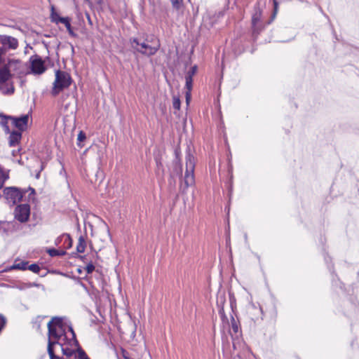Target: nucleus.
<instances>
[{
  "label": "nucleus",
  "mask_w": 359,
  "mask_h": 359,
  "mask_svg": "<svg viewBox=\"0 0 359 359\" xmlns=\"http://www.w3.org/2000/svg\"><path fill=\"white\" fill-rule=\"evenodd\" d=\"M48 342L47 351L49 353V348L54 353L55 344H59V339L67 340V336L63 325V318L61 317H53L48 323Z\"/></svg>",
  "instance_id": "1"
},
{
  "label": "nucleus",
  "mask_w": 359,
  "mask_h": 359,
  "mask_svg": "<svg viewBox=\"0 0 359 359\" xmlns=\"http://www.w3.org/2000/svg\"><path fill=\"white\" fill-rule=\"evenodd\" d=\"M186 171L184 177V184L180 186L182 193H185L189 187L192 186L195 183L194 169H195V158L191 153V149L189 146L186 150Z\"/></svg>",
  "instance_id": "2"
},
{
  "label": "nucleus",
  "mask_w": 359,
  "mask_h": 359,
  "mask_svg": "<svg viewBox=\"0 0 359 359\" xmlns=\"http://www.w3.org/2000/svg\"><path fill=\"white\" fill-rule=\"evenodd\" d=\"M72 82V79L69 73L65 71L57 70L55 72V79L51 90V95L54 97L58 95L63 90L69 88Z\"/></svg>",
  "instance_id": "3"
},
{
  "label": "nucleus",
  "mask_w": 359,
  "mask_h": 359,
  "mask_svg": "<svg viewBox=\"0 0 359 359\" xmlns=\"http://www.w3.org/2000/svg\"><path fill=\"white\" fill-rule=\"evenodd\" d=\"M262 11L260 8L259 1H257L254 6V12L252 15L251 28L254 40H256L258 35L264 29L265 25L262 20Z\"/></svg>",
  "instance_id": "4"
},
{
  "label": "nucleus",
  "mask_w": 359,
  "mask_h": 359,
  "mask_svg": "<svg viewBox=\"0 0 359 359\" xmlns=\"http://www.w3.org/2000/svg\"><path fill=\"white\" fill-rule=\"evenodd\" d=\"M3 192L7 203L10 205H14L22 200L27 190L15 187H8L4 188Z\"/></svg>",
  "instance_id": "5"
},
{
  "label": "nucleus",
  "mask_w": 359,
  "mask_h": 359,
  "mask_svg": "<svg viewBox=\"0 0 359 359\" xmlns=\"http://www.w3.org/2000/svg\"><path fill=\"white\" fill-rule=\"evenodd\" d=\"M131 46L137 52L147 55L151 56L156 54L160 48V44L158 43L156 46H152L147 43L140 42L137 39L134 38L131 39Z\"/></svg>",
  "instance_id": "6"
},
{
  "label": "nucleus",
  "mask_w": 359,
  "mask_h": 359,
  "mask_svg": "<svg viewBox=\"0 0 359 359\" xmlns=\"http://www.w3.org/2000/svg\"><path fill=\"white\" fill-rule=\"evenodd\" d=\"M30 205L28 203L18 205L13 212L14 218L20 223H25L30 217Z\"/></svg>",
  "instance_id": "7"
},
{
  "label": "nucleus",
  "mask_w": 359,
  "mask_h": 359,
  "mask_svg": "<svg viewBox=\"0 0 359 359\" xmlns=\"http://www.w3.org/2000/svg\"><path fill=\"white\" fill-rule=\"evenodd\" d=\"M4 119L12 120L13 125L18 129V131L23 132L27 130L29 119V114H23L20 116H12L1 115Z\"/></svg>",
  "instance_id": "8"
},
{
  "label": "nucleus",
  "mask_w": 359,
  "mask_h": 359,
  "mask_svg": "<svg viewBox=\"0 0 359 359\" xmlns=\"http://www.w3.org/2000/svg\"><path fill=\"white\" fill-rule=\"evenodd\" d=\"M231 325L233 332H230L233 350H236L241 343V332L240 331L239 323L231 316Z\"/></svg>",
  "instance_id": "9"
},
{
  "label": "nucleus",
  "mask_w": 359,
  "mask_h": 359,
  "mask_svg": "<svg viewBox=\"0 0 359 359\" xmlns=\"http://www.w3.org/2000/svg\"><path fill=\"white\" fill-rule=\"evenodd\" d=\"M31 62V69L35 74H41L46 71L44 62L38 55L32 56L29 59Z\"/></svg>",
  "instance_id": "10"
},
{
  "label": "nucleus",
  "mask_w": 359,
  "mask_h": 359,
  "mask_svg": "<svg viewBox=\"0 0 359 359\" xmlns=\"http://www.w3.org/2000/svg\"><path fill=\"white\" fill-rule=\"evenodd\" d=\"M0 42L8 49L15 50L18 46V40L13 36L7 35H0Z\"/></svg>",
  "instance_id": "11"
},
{
  "label": "nucleus",
  "mask_w": 359,
  "mask_h": 359,
  "mask_svg": "<svg viewBox=\"0 0 359 359\" xmlns=\"http://www.w3.org/2000/svg\"><path fill=\"white\" fill-rule=\"evenodd\" d=\"M66 340H64V339H59V344H55V352L56 351V348H59L63 355H65L66 358H72V356L74 355H76V351L74 349H72V348H70L67 346H64L65 345V341Z\"/></svg>",
  "instance_id": "12"
},
{
  "label": "nucleus",
  "mask_w": 359,
  "mask_h": 359,
  "mask_svg": "<svg viewBox=\"0 0 359 359\" xmlns=\"http://www.w3.org/2000/svg\"><path fill=\"white\" fill-rule=\"evenodd\" d=\"M22 138V132L18 130H13L10 133L8 137V144L10 147H15L18 144Z\"/></svg>",
  "instance_id": "13"
},
{
  "label": "nucleus",
  "mask_w": 359,
  "mask_h": 359,
  "mask_svg": "<svg viewBox=\"0 0 359 359\" xmlns=\"http://www.w3.org/2000/svg\"><path fill=\"white\" fill-rule=\"evenodd\" d=\"M11 77L9 68L6 65L0 69V83H6Z\"/></svg>",
  "instance_id": "14"
},
{
  "label": "nucleus",
  "mask_w": 359,
  "mask_h": 359,
  "mask_svg": "<svg viewBox=\"0 0 359 359\" xmlns=\"http://www.w3.org/2000/svg\"><path fill=\"white\" fill-rule=\"evenodd\" d=\"M62 24L65 25L69 34L72 37L76 38L78 36L77 34H76L73 30V28L71 25V18L69 17H65V19H62Z\"/></svg>",
  "instance_id": "15"
},
{
  "label": "nucleus",
  "mask_w": 359,
  "mask_h": 359,
  "mask_svg": "<svg viewBox=\"0 0 359 359\" xmlns=\"http://www.w3.org/2000/svg\"><path fill=\"white\" fill-rule=\"evenodd\" d=\"M185 86L186 88L187 89V91L186 92V102L188 104L191 99V91L192 89L193 79H191L189 76H185Z\"/></svg>",
  "instance_id": "16"
},
{
  "label": "nucleus",
  "mask_w": 359,
  "mask_h": 359,
  "mask_svg": "<svg viewBox=\"0 0 359 359\" xmlns=\"http://www.w3.org/2000/svg\"><path fill=\"white\" fill-rule=\"evenodd\" d=\"M65 17H60V15L55 11L54 7L52 6L50 13V20L52 22L55 24L62 23V19H65Z\"/></svg>",
  "instance_id": "17"
},
{
  "label": "nucleus",
  "mask_w": 359,
  "mask_h": 359,
  "mask_svg": "<svg viewBox=\"0 0 359 359\" xmlns=\"http://www.w3.org/2000/svg\"><path fill=\"white\" fill-rule=\"evenodd\" d=\"M47 253L50 257H62L66 255V251L64 250H57L55 248H50L47 250Z\"/></svg>",
  "instance_id": "18"
},
{
  "label": "nucleus",
  "mask_w": 359,
  "mask_h": 359,
  "mask_svg": "<svg viewBox=\"0 0 359 359\" xmlns=\"http://www.w3.org/2000/svg\"><path fill=\"white\" fill-rule=\"evenodd\" d=\"M86 240L84 236H80L76 245V251L79 253H83L86 249Z\"/></svg>",
  "instance_id": "19"
},
{
  "label": "nucleus",
  "mask_w": 359,
  "mask_h": 359,
  "mask_svg": "<svg viewBox=\"0 0 359 359\" xmlns=\"http://www.w3.org/2000/svg\"><path fill=\"white\" fill-rule=\"evenodd\" d=\"M28 262L22 261L19 263H15L11 267V269H19V270H26L27 269Z\"/></svg>",
  "instance_id": "20"
},
{
  "label": "nucleus",
  "mask_w": 359,
  "mask_h": 359,
  "mask_svg": "<svg viewBox=\"0 0 359 359\" xmlns=\"http://www.w3.org/2000/svg\"><path fill=\"white\" fill-rule=\"evenodd\" d=\"M64 238H65V239L62 241H63L64 247L66 249H69V248H72V240L69 234L64 233Z\"/></svg>",
  "instance_id": "21"
},
{
  "label": "nucleus",
  "mask_w": 359,
  "mask_h": 359,
  "mask_svg": "<svg viewBox=\"0 0 359 359\" xmlns=\"http://www.w3.org/2000/svg\"><path fill=\"white\" fill-rule=\"evenodd\" d=\"M173 165L178 168V170H177V175L182 176V165L181 162V158H175L173 160Z\"/></svg>",
  "instance_id": "22"
},
{
  "label": "nucleus",
  "mask_w": 359,
  "mask_h": 359,
  "mask_svg": "<svg viewBox=\"0 0 359 359\" xmlns=\"http://www.w3.org/2000/svg\"><path fill=\"white\" fill-rule=\"evenodd\" d=\"M76 353L78 359H90L86 353L81 346L76 348Z\"/></svg>",
  "instance_id": "23"
},
{
  "label": "nucleus",
  "mask_w": 359,
  "mask_h": 359,
  "mask_svg": "<svg viewBox=\"0 0 359 359\" xmlns=\"http://www.w3.org/2000/svg\"><path fill=\"white\" fill-rule=\"evenodd\" d=\"M170 1L171 2L172 8L176 11H179L183 6V0H170Z\"/></svg>",
  "instance_id": "24"
},
{
  "label": "nucleus",
  "mask_w": 359,
  "mask_h": 359,
  "mask_svg": "<svg viewBox=\"0 0 359 359\" xmlns=\"http://www.w3.org/2000/svg\"><path fill=\"white\" fill-rule=\"evenodd\" d=\"M180 105H181V102H180V99L179 97L177 96H174L173 97V102H172V107L175 109L176 110H180Z\"/></svg>",
  "instance_id": "25"
},
{
  "label": "nucleus",
  "mask_w": 359,
  "mask_h": 359,
  "mask_svg": "<svg viewBox=\"0 0 359 359\" xmlns=\"http://www.w3.org/2000/svg\"><path fill=\"white\" fill-rule=\"evenodd\" d=\"M8 178V175L4 172L3 169L0 167V189L3 187V185Z\"/></svg>",
  "instance_id": "26"
},
{
  "label": "nucleus",
  "mask_w": 359,
  "mask_h": 359,
  "mask_svg": "<svg viewBox=\"0 0 359 359\" xmlns=\"http://www.w3.org/2000/svg\"><path fill=\"white\" fill-rule=\"evenodd\" d=\"M27 269L30 270L31 271L35 273H39L41 270V268L39 265L37 264H32L31 265L27 266Z\"/></svg>",
  "instance_id": "27"
},
{
  "label": "nucleus",
  "mask_w": 359,
  "mask_h": 359,
  "mask_svg": "<svg viewBox=\"0 0 359 359\" xmlns=\"http://www.w3.org/2000/svg\"><path fill=\"white\" fill-rule=\"evenodd\" d=\"M196 71L197 66L194 65L190 68L185 76H189L191 79H193V76L196 73Z\"/></svg>",
  "instance_id": "28"
},
{
  "label": "nucleus",
  "mask_w": 359,
  "mask_h": 359,
  "mask_svg": "<svg viewBox=\"0 0 359 359\" xmlns=\"http://www.w3.org/2000/svg\"><path fill=\"white\" fill-rule=\"evenodd\" d=\"M69 332H71V333H72V339H73V341H74V344H75V346H76L77 348H79V346H79V344L78 340H77V339H76V338L75 332H74V330H73V328H72V326H69Z\"/></svg>",
  "instance_id": "29"
},
{
  "label": "nucleus",
  "mask_w": 359,
  "mask_h": 359,
  "mask_svg": "<svg viewBox=\"0 0 359 359\" xmlns=\"http://www.w3.org/2000/svg\"><path fill=\"white\" fill-rule=\"evenodd\" d=\"M229 300H230V306L231 307L232 311L233 312V309L236 306V299H235V297H234V295L233 293L229 292Z\"/></svg>",
  "instance_id": "30"
},
{
  "label": "nucleus",
  "mask_w": 359,
  "mask_h": 359,
  "mask_svg": "<svg viewBox=\"0 0 359 359\" xmlns=\"http://www.w3.org/2000/svg\"><path fill=\"white\" fill-rule=\"evenodd\" d=\"M86 138V133L83 131H80L79 133L78 134V137H77V140L79 142L78 143V145L79 147H81V144H80V142H83V140H85Z\"/></svg>",
  "instance_id": "31"
},
{
  "label": "nucleus",
  "mask_w": 359,
  "mask_h": 359,
  "mask_svg": "<svg viewBox=\"0 0 359 359\" xmlns=\"http://www.w3.org/2000/svg\"><path fill=\"white\" fill-rule=\"evenodd\" d=\"M88 274L91 273L95 270V266L92 262H90L85 268Z\"/></svg>",
  "instance_id": "32"
},
{
  "label": "nucleus",
  "mask_w": 359,
  "mask_h": 359,
  "mask_svg": "<svg viewBox=\"0 0 359 359\" xmlns=\"http://www.w3.org/2000/svg\"><path fill=\"white\" fill-rule=\"evenodd\" d=\"M228 184H229V196H231L232 194V191H233V175L232 174L230 176V179H229Z\"/></svg>",
  "instance_id": "33"
},
{
  "label": "nucleus",
  "mask_w": 359,
  "mask_h": 359,
  "mask_svg": "<svg viewBox=\"0 0 359 359\" xmlns=\"http://www.w3.org/2000/svg\"><path fill=\"white\" fill-rule=\"evenodd\" d=\"M8 50V49L6 46H4V45L0 46V60L1 61L2 60V59H1L2 56L4 55L6 53Z\"/></svg>",
  "instance_id": "34"
},
{
  "label": "nucleus",
  "mask_w": 359,
  "mask_h": 359,
  "mask_svg": "<svg viewBox=\"0 0 359 359\" xmlns=\"http://www.w3.org/2000/svg\"><path fill=\"white\" fill-rule=\"evenodd\" d=\"M219 314L220 315L221 318H222V320L223 321H224V320H227V317H226V314H225V312H224V308H223V307H222V308H220V309H219Z\"/></svg>",
  "instance_id": "35"
},
{
  "label": "nucleus",
  "mask_w": 359,
  "mask_h": 359,
  "mask_svg": "<svg viewBox=\"0 0 359 359\" xmlns=\"http://www.w3.org/2000/svg\"><path fill=\"white\" fill-rule=\"evenodd\" d=\"M65 239L64 238V234H62V236L57 237L55 241V244L56 245H59L62 242V241Z\"/></svg>",
  "instance_id": "36"
},
{
  "label": "nucleus",
  "mask_w": 359,
  "mask_h": 359,
  "mask_svg": "<svg viewBox=\"0 0 359 359\" xmlns=\"http://www.w3.org/2000/svg\"><path fill=\"white\" fill-rule=\"evenodd\" d=\"M175 158H180V155H181V151L180 149V148H176L175 149Z\"/></svg>",
  "instance_id": "37"
},
{
  "label": "nucleus",
  "mask_w": 359,
  "mask_h": 359,
  "mask_svg": "<svg viewBox=\"0 0 359 359\" xmlns=\"http://www.w3.org/2000/svg\"><path fill=\"white\" fill-rule=\"evenodd\" d=\"M7 120L8 119H5L4 130H5V132L6 133H10V129H9V127L8 126Z\"/></svg>",
  "instance_id": "38"
},
{
  "label": "nucleus",
  "mask_w": 359,
  "mask_h": 359,
  "mask_svg": "<svg viewBox=\"0 0 359 359\" xmlns=\"http://www.w3.org/2000/svg\"><path fill=\"white\" fill-rule=\"evenodd\" d=\"M156 163L158 169L163 167V164L159 158H156Z\"/></svg>",
  "instance_id": "39"
},
{
  "label": "nucleus",
  "mask_w": 359,
  "mask_h": 359,
  "mask_svg": "<svg viewBox=\"0 0 359 359\" xmlns=\"http://www.w3.org/2000/svg\"><path fill=\"white\" fill-rule=\"evenodd\" d=\"M54 356L55 357V358H54V359H67V358H65L64 357H60V356L57 355H56V354H55V353H54ZM68 359H78V358H77V355H75L74 358H68Z\"/></svg>",
  "instance_id": "40"
},
{
  "label": "nucleus",
  "mask_w": 359,
  "mask_h": 359,
  "mask_svg": "<svg viewBox=\"0 0 359 359\" xmlns=\"http://www.w3.org/2000/svg\"><path fill=\"white\" fill-rule=\"evenodd\" d=\"M222 345H223V348L224 346H229V341H228V339L226 337V339H224V338H222Z\"/></svg>",
  "instance_id": "41"
},
{
  "label": "nucleus",
  "mask_w": 359,
  "mask_h": 359,
  "mask_svg": "<svg viewBox=\"0 0 359 359\" xmlns=\"http://www.w3.org/2000/svg\"><path fill=\"white\" fill-rule=\"evenodd\" d=\"M48 353L50 356V359L55 358V357L54 356V353L51 351L50 348H49V353Z\"/></svg>",
  "instance_id": "42"
},
{
  "label": "nucleus",
  "mask_w": 359,
  "mask_h": 359,
  "mask_svg": "<svg viewBox=\"0 0 359 359\" xmlns=\"http://www.w3.org/2000/svg\"><path fill=\"white\" fill-rule=\"evenodd\" d=\"M29 190H30V191H31V193H30V194H29V199H31V196H32V195H33V196H34V195L35 194V190H34V189H33V188H32V187H29Z\"/></svg>",
  "instance_id": "43"
},
{
  "label": "nucleus",
  "mask_w": 359,
  "mask_h": 359,
  "mask_svg": "<svg viewBox=\"0 0 359 359\" xmlns=\"http://www.w3.org/2000/svg\"><path fill=\"white\" fill-rule=\"evenodd\" d=\"M84 1H85L86 2H88V3H89V2H90V0H84ZM93 1H94V2H95V4H99V5L102 4V0H93Z\"/></svg>",
  "instance_id": "44"
},
{
  "label": "nucleus",
  "mask_w": 359,
  "mask_h": 359,
  "mask_svg": "<svg viewBox=\"0 0 359 359\" xmlns=\"http://www.w3.org/2000/svg\"><path fill=\"white\" fill-rule=\"evenodd\" d=\"M273 5H274V15H275L277 8H278V2L276 0H273Z\"/></svg>",
  "instance_id": "45"
},
{
  "label": "nucleus",
  "mask_w": 359,
  "mask_h": 359,
  "mask_svg": "<svg viewBox=\"0 0 359 359\" xmlns=\"http://www.w3.org/2000/svg\"><path fill=\"white\" fill-rule=\"evenodd\" d=\"M18 60H10V61H9L8 64H9V65H11L13 63H18Z\"/></svg>",
  "instance_id": "46"
},
{
  "label": "nucleus",
  "mask_w": 359,
  "mask_h": 359,
  "mask_svg": "<svg viewBox=\"0 0 359 359\" xmlns=\"http://www.w3.org/2000/svg\"><path fill=\"white\" fill-rule=\"evenodd\" d=\"M79 258L84 261L86 259V256L79 255Z\"/></svg>",
  "instance_id": "47"
},
{
  "label": "nucleus",
  "mask_w": 359,
  "mask_h": 359,
  "mask_svg": "<svg viewBox=\"0 0 359 359\" xmlns=\"http://www.w3.org/2000/svg\"><path fill=\"white\" fill-rule=\"evenodd\" d=\"M177 170H178V168L176 167V166H174L173 170H174V172H175L176 175H177Z\"/></svg>",
  "instance_id": "48"
},
{
  "label": "nucleus",
  "mask_w": 359,
  "mask_h": 359,
  "mask_svg": "<svg viewBox=\"0 0 359 359\" xmlns=\"http://www.w3.org/2000/svg\"><path fill=\"white\" fill-rule=\"evenodd\" d=\"M10 93H13L14 92V88H12L11 90H8Z\"/></svg>",
  "instance_id": "49"
},
{
  "label": "nucleus",
  "mask_w": 359,
  "mask_h": 359,
  "mask_svg": "<svg viewBox=\"0 0 359 359\" xmlns=\"http://www.w3.org/2000/svg\"><path fill=\"white\" fill-rule=\"evenodd\" d=\"M328 259H330V257H328L327 256L325 257V260L326 262H328Z\"/></svg>",
  "instance_id": "50"
},
{
  "label": "nucleus",
  "mask_w": 359,
  "mask_h": 359,
  "mask_svg": "<svg viewBox=\"0 0 359 359\" xmlns=\"http://www.w3.org/2000/svg\"><path fill=\"white\" fill-rule=\"evenodd\" d=\"M1 124L4 127L5 120H4V121H2L1 122Z\"/></svg>",
  "instance_id": "51"
},
{
  "label": "nucleus",
  "mask_w": 359,
  "mask_h": 359,
  "mask_svg": "<svg viewBox=\"0 0 359 359\" xmlns=\"http://www.w3.org/2000/svg\"><path fill=\"white\" fill-rule=\"evenodd\" d=\"M271 20H269V21L267 22V23H266V24H267V25L270 24V23H271Z\"/></svg>",
  "instance_id": "52"
},
{
  "label": "nucleus",
  "mask_w": 359,
  "mask_h": 359,
  "mask_svg": "<svg viewBox=\"0 0 359 359\" xmlns=\"http://www.w3.org/2000/svg\"><path fill=\"white\" fill-rule=\"evenodd\" d=\"M78 272H79V273H81V270L79 269H78Z\"/></svg>",
  "instance_id": "53"
}]
</instances>
